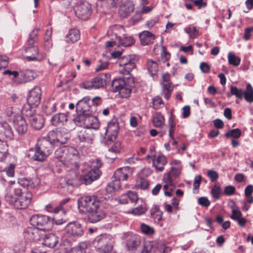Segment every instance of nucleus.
Wrapping results in <instances>:
<instances>
[{
    "instance_id": "43",
    "label": "nucleus",
    "mask_w": 253,
    "mask_h": 253,
    "mask_svg": "<svg viewBox=\"0 0 253 253\" xmlns=\"http://www.w3.org/2000/svg\"><path fill=\"white\" fill-rule=\"evenodd\" d=\"M151 214L153 218L159 222L162 219L163 212L158 206H154L151 209Z\"/></svg>"
},
{
    "instance_id": "52",
    "label": "nucleus",
    "mask_w": 253,
    "mask_h": 253,
    "mask_svg": "<svg viewBox=\"0 0 253 253\" xmlns=\"http://www.w3.org/2000/svg\"><path fill=\"white\" fill-rule=\"evenodd\" d=\"M211 193L214 199L215 200L218 199L221 193L220 187L217 185H215L211 189Z\"/></svg>"
},
{
    "instance_id": "45",
    "label": "nucleus",
    "mask_w": 253,
    "mask_h": 253,
    "mask_svg": "<svg viewBox=\"0 0 253 253\" xmlns=\"http://www.w3.org/2000/svg\"><path fill=\"white\" fill-rule=\"evenodd\" d=\"M228 59L229 63L235 66H238L241 62L240 58L236 56L235 54L232 52H229L228 53Z\"/></svg>"
},
{
    "instance_id": "40",
    "label": "nucleus",
    "mask_w": 253,
    "mask_h": 253,
    "mask_svg": "<svg viewBox=\"0 0 253 253\" xmlns=\"http://www.w3.org/2000/svg\"><path fill=\"white\" fill-rule=\"evenodd\" d=\"M77 116L74 119V122L77 126H84L85 120L86 119L88 115L91 113L77 112Z\"/></svg>"
},
{
    "instance_id": "14",
    "label": "nucleus",
    "mask_w": 253,
    "mask_h": 253,
    "mask_svg": "<svg viewBox=\"0 0 253 253\" xmlns=\"http://www.w3.org/2000/svg\"><path fill=\"white\" fill-rule=\"evenodd\" d=\"M14 127L16 131L20 135L25 134L28 130V126L25 118L21 115L15 117L14 121Z\"/></svg>"
},
{
    "instance_id": "31",
    "label": "nucleus",
    "mask_w": 253,
    "mask_h": 253,
    "mask_svg": "<svg viewBox=\"0 0 253 253\" xmlns=\"http://www.w3.org/2000/svg\"><path fill=\"white\" fill-rule=\"evenodd\" d=\"M167 159L163 155H159L153 159V165L155 167L156 170L162 171L164 169V166L167 164Z\"/></svg>"
},
{
    "instance_id": "49",
    "label": "nucleus",
    "mask_w": 253,
    "mask_h": 253,
    "mask_svg": "<svg viewBox=\"0 0 253 253\" xmlns=\"http://www.w3.org/2000/svg\"><path fill=\"white\" fill-rule=\"evenodd\" d=\"M89 163L91 169L93 170L99 169L102 165V163L98 159H92Z\"/></svg>"
},
{
    "instance_id": "2",
    "label": "nucleus",
    "mask_w": 253,
    "mask_h": 253,
    "mask_svg": "<svg viewBox=\"0 0 253 253\" xmlns=\"http://www.w3.org/2000/svg\"><path fill=\"white\" fill-rule=\"evenodd\" d=\"M55 157L68 167H77V151L73 147H59L55 152Z\"/></svg>"
},
{
    "instance_id": "8",
    "label": "nucleus",
    "mask_w": 253,
    "mask_h": 253,
    "mask_svg": "<svg viewBox=\"0 0 253 253\" xmlns=\"http://www.w3.org/2000/svg\"><path fill=\"white\" fill-rule=\"evenodd\" d=\"M47 137L55 146H58L66 143L70 138V134L66 129L62 128L50 131Z\"/></svg>"
},
{
    "instance_id": "62",
    "label": "nucleus",
    "mask_w": 253,
    "mask_h": 253,
    "mask_svg": "<svg viewBox=\"0 0 253 253\" xmlns=\"http://www.w3.org/2000/svg\"><path fill=\"white\" fill-rule=\"evenodd\" d=\"M163 92H171L173 90V86L172 83H161Z\"/></svg>"
},
{
    "instance_id": "15",
    "label": "nucleus",
    "mask_w": 253,
    "mask_h": 253,
    "mask_svg": "<svg viewBox=\"0 0 253 253\" xmlns=\"http://www.w3.org/2000/svg\"><path fill=\"white\" fill-rule=\"evenodd\" d=\"M77 136L80 142L87 144L92 143L94 138V134L90 129H82L78 132Z\"/></svg>"
},
{
    "instance_id": "21",
    "label": "nucleus",
    "mask_w": 253,
    "mask_h": 253,
    "mask_svg": "<svg viewBox=\"0 0 253 253\" xmlns=\"http://www.w3.org/2000/svg\"><path fill=\"white\" fill-rule=\"evenodd\" d=\"M36 73L32 70H24L20 71V76L16 82L17 84H24L34 80Z\"/></svg>"
},
{
    "instance_id": "53",
    "label": "nucleus",
    "mask_w": 253,
    "mask_h": 253,
    "mask_svg": "<svg viewBox=\"0 0 253 253\" xmlns=\"http://www.w3.org/2000/svg\"><path fill=\"white\" fill-rule=\"evenodd\" d=\"M169 136L172 139H174V132L175 131V124L173 121V119L172 117L169 118Z\"/></svg>"
},
{
    "instance_id": "1",
    "label": "nucleus",
    "mask_w": 253,
    "mask_h": 253,
    "mask_svg": "<svg viewBox=\"0 0 253 253\" xmlns=\"http://www.w3.org/2000/svg\"><path fill=\"white\" fill-rule=\"evenodd\" d=\"M135 67V64L132 60L120 70L121 74L127 75L128 77L115 79L112 81V90L115 92H119L122 98L128 97L131 92L134 82L130 75V72Z\"/></svg>"
},
{
    "instance_id": "38",
    "label": "nucleus",
    "mask_w": 253,
    "mask_h": 253,
    "mask_svg": "<svg viewBox=\"0 0 253 253\" xmlns=\"http://www.w3.org/2000/svg\"><path fill=\"white\" fill-rule=\"evenodd\" d=\"M119 130L118 124L115 120H112L108 123L107 127L106 129V133L118 135Z\"/></svg>"
},
{
    "instance_id": "30",
    "label": "nucleus",
    "mask_w": 253,
    "mask_h": 253,
    "mask_svg": "<svg viewBox=\"0 0 253 253\" xmlns=\"http://www.w3.org/2000/svg\"><path fill=\"white\" fill-rule=\"evenodd\" d=\"M146 67L150 75L154 79L156 78L159 71V66L157 62L152 59H148Z\"/></svg>"
},
{
    "instance_id": "9",
    "label": "nucleus",
    "mask_w": 253,
    "mask_h": 253,
    "mask_svg": "<svg viewBox=\"0 0 253 253\" xmlns=\"http://www.w3.org/2000/svg\"><path fill=\"white\" fill-rule=\"evenodd\" d=\"M75 15L79 19L85 20L92 13V6L86 1H81L74 8Z\"/></svg>"
},
{
    "instance_id": "17",
    "label": "nucleus",
    "mask_w": 253,
    "mask_h": 253,
    "mask_svg": "<svg viewBox=\"0 0 253 253\" xmlns=\"http://www.w3.org/2000/svg\"><path fill=\"white\" fill-rule=\"evenodd\" d=\"M69 200V198L64 199L60 202V205L58 206L54 209L53 212L55 213V215H54L53 219L54 220V223L56 225L62 224L66 221V219L63 218L60 219L59 218L58 214L61 212L62 214L64 215H65L66 211L63 208V206L67 204Z\"/></svg>"
},
{
    "instance_id": "20",
    "label": "nucleus",
    "mask_w": 253,
    "mask_h": 253,
    "mask_svg": "<svg viewBox=\"0 0 253 253\" xmlns=\"http://www.w3.org/2000/svg\"><path fill=\"white\" fill-rule=\"evenodd\" d=\"M24 238L27 243L37 241L40 238L38 229L34 227L27 228L23 233Z\"/></svg>"
},
{
    "instance_id": "28",
    "label": "nucleus",
    "mask_w": 253,
    "mask_h": 253,
    "mask_svg": "<svg viewBox=\"0 0 253 253\" xmlns=\"http://www.w3.org/2000/svg\"><path fill=\"white\" fill-rule=\"evenodd\" d=\"M142 45H146L152 43L155 39V36L148 31H144L139 34Z\"/></svg>"
},
{
    "instance_id": "16",
    "label": "nucleus",
    "mask_w": 253,
    "mask_h": 253,
    "mask_svg": "<svg viewBox=\"0 0 253 253\" xmlns=\"http://www.w3.org/2000/svg\"><path fill=\"white\" fill-rule=\"evenodd\" d=\"M13 135V132L10 125L5 122H0V140L6 141L7 140H11Z\"/></svg>"
},
{
    "instance_id": "48",
    "label": "nucleus",
    "mask_w": 253,
    "mask_h": 253,
    "mask_svg": "<svg viewBox=\"0 0 253 253\" xmlns=\"http://www.w3.org/2000/svg\"><path fill=\"white\" fill-rule=\"evenodd\" d=\"M241 131L239 128H235L228 131L226 134V138L233 137L235 139L239 138L241 135Z\"/></svg>"
},
{
    "instance_id": "57",
    "label": "nucleus",
    "mask_w": 253,
    "mask_h": 253,
    "mask_svg": "<svg viewBox=\"0 0 253 253\" xmlns=\"http://www.w3.org/2000/svg\"><path fill=\"white\" fill-rule=\"evenodd\" d=\"M148 185L149 184L147 180L143 178H141L137 181L136 187L141 189L145 190L147 188Z\"/></svg>"
},
{
    "instance_id": "34",
    "label": "nucleus",
    "mask_w": 253,
    "mask_h": 253,
    "mask_svg": "<svg viewBox=\"0 0 253 253\" xmlns=\"http://www.w3.org/2000/svg\"><path fill=\"white\" fill-rule=\"evenodd\" d=\"M68 180L66 182V184L68 185H71L72 186H76L80 184L79 180H81L79 174H77L75 171H71L69 174Z\"/></svg>"
},
{
    "instance_id": "10",
    "label": "nucleus",
    "mask_w": 253,
    "mask_h": 253,
    "mask_svg": "<svg viewBox=\"0 0 253 253\" xmlns=\"http://www.w3.org/2000/svg\"><path fill=\"white\" fill-rule=\"evenodd\" d=\"M42 91L39 86H35L29 92L27 97V104L30 109H35L41 103Z\"/></svg>"
},
{
    "instance_id": "12",
    "label": "nucleus",
    "mask_w": 253,
    "mask_h": 253,
    "mask_svg": "<svg viewBox=\"0 0 253 253\" xmlns=\"http://www.w3.org/2000/svg\"><path fill=\"white\" fill-rule=\"evenodd\" d=\"M77 112L82 113H94L96 112V108L91 105V99L88 96H85L80 100L76 104Z\"/></svg>"
},
{
    "instance_id": "4",
    "label": "nucleus",
    "mask_w": 253,
    "mask_h": 253,
    "mask_svg": "<svg viewBox=\"0 0 253 253\" xmlns=\"http://www.w3.org/2000/svg\"><path fill=\"white\" fill-rule=\"evenodd\" d=\"M114 240L109 234H101L95 238L93 246L100 253H109L113 249Z\"/></svg>"
},
{
    "instance_id": "41",
    "label": "nucleus",
    "mask_w": 253,
    "mask_h": 253,
    "mask_svg": "<svg viewBox=\"0 0 253 253\" xmlns=\"http://www.w3.org/2000/svg\"><path fill=\"white\" fill-rule=\"evenodd\" d=\"M165 119L161 113L157 112L153 116L152 122L155 127H161L164 124Z\"/></svg>"
},
{
    "instance_id": "33",
    "label": "nucleus",
    "mask_w": 253,
    "mask_h": 253,
    "mask_svg": "<svg viewBox=\"0 0 253 253\" xmlns=\"http://www.w3.org/2000/svg\"><path fill=\"white\" fill-rule=\"evenodd\" d=\"M67 121V117L64 113H58L55 115L51 119L52 125L56 126L63 125Z\"/></svg>"
},
{
    "instance_id": "54",
    "label": "nucleus",
    "mask_w": 253,
    "mask_h": 253,
    "mask_svg": "<svg viewBox=\"0 0 253 253\" xmlns=\"http://www.w3.org/2000/svg\"><path fill=\"white\" fill-rule=\"evenodd\" d=\"M90 125L88 126L87 129H97L99 127V122L97 118L95 117H91V121H90Z\"/></svg>"
},
{
    "instance_id": "60",
    "label": "nucleus",
    "mask_w": 253,
    "mask_h": 253,
    "mask_svg": "<svg viewBox=\"0 0 253 253\" xmlns=\"http://www.w3.org/2000/svg\"><path fill=\"white\" fill-rule=\"evenodd\" d=\"M141 229L142 232L145 234H152L154 233V229L150 226L144 223L141 225Z\"/></svg>"
},
{
    "instance_id": "44",
    "label": "nucleus",
    "mask_w": 253,
    "mask_h": 253,
    "mask_svg": "<svg viewBox=\"0 0 253 253\" xmlns=\"http://www.w3.org/2000/svg\"><path fill=\"white\" fill-rule=\"evenodd\" d=\"M121 187V180L115 179L112 180V182L110 183L107 188L106 190L108 192H112L114 191L119 190Z\"/></svg>"
},
{
    "instance_id": "56",
    "label": "nucleus",
    "mask_w": 253,
    "mask_h": 253,
    "mask_svg": "<svg viewBox=\"0 0 253 253\" xmlns=\"http://www.w3.org/2000/svg\"><path fill=\"white\" fill-rule=\"evenodd\" d=\"M51 35L52 28L49 27V28L47 29L46 31L44 39L45 46H49L50 45V39L51 38Z\"/></svg>"
},
{
    "instance_id": "7",
    "label": "nucleus",
    "mask_w": 253,
    "mask_h": 253,
    "mask_svg": "<svg viewBox=\"0 0 253 253\" xmlns=\"http://www.w3.org/2000/svg\"><path fill=\"white\" fill-rule=\"evenodd\" d=\"M110 75L102 73L94 78L90 81H85L81 84V87L85 89H98L104 87L110 81Z\"/></svg>"
},
{
    "instance_id": "29",
    "label": "nucleus",
    "mask_w": 253,
    "mask_h": 253,
    "mask_svg": "<svg viewBox=\"0 0 253 253\" xmlns=\"http://www.w3.org/2000/svg\"><path fill=\"white\" fill-rule=\"evenodd\" d=\"M58 237L54 234H46L43 239V244L49 248H54L58 243Z\"/></svg>"
},
{
    "instance_id": "61",
    "label": "nucleus",
    "mask_w": 253,
    "mask_h": 253,
    "mask_svg": "<svg viewBox=\"0 0 253 253\" xmlns=\"http://www.w3.org/2000/svg\"><path fill=\"white\" fill-rule=\"evenodd\" d=\"M161 57L164 62L168 61L170 57V54L167 51L166 47L164 46L162 47Z\"/></svg>"
},
{
    "instance_id": "23",
    "label": "nucleus",
    "mask_w": 253,
    "mask_h": 253,
    "mask_svg": "<svg viewBox=\"0 0 253 253\" xmlns=\"http://www.w3.org/2000/svg\"><path fill=\"white\" fill-rule=\"evenodd\" d=\"M132 173V169L129 167H124L117 169L114 174V178L121 181L126 180Z\"/></svg>"
},
{
    "instance_id": "46",
    "label": "nucleus",
    "mask_w": 253,
    "mask_h": 253,
    "mask_svg": "<svg viewBox=\"0 0 253 253\" xmlns=\"http://www.w3.org/2000/svg\"><path fill=\"white\" fill-rule=\"evenodd\" d=\"M39 29H35L33 30L29 34L27 42L29 45H32L38 39Z\"/></svg>"
},
{
    "instance_id": "37",
    "label": "nucleus",
    "mask_w": 253,
    "mask_h": 253,
    "mask_svg": "<svg viewBox=\"0 0 253 253\" xmlns=\"http://www.w3.org/2000/svg\"><path fill=\"white\" fill-rule=\"evenodd\" d=\"M25 51L27 53H32L31 55L27 56L26 57V59L28 61H35L37 60L36 56L38 55L39 50L37 46H29L26 48Z\"/></svg>"
},
{
    "instance_id": "63",
    "label": "nucleus",
    "mask_w": 253,
    "mask_h": 253,
    "mask_svg": "<svg viewBox=\"0 0 253 253\" xmlns=\"http://www.w3.org/2000/svg\"><path fill=\"white\" fill-rule=\"evenodd\" d=\"M121 149V144L120 142L117 141L112 145V146L109 149V151L115 153H118L120 152Z\"/></svg>"
},
{
    "instance_id": "55",
    "label": "nucleus",
    "mask_w": 253,
    "mask_h": 253,
    "mask_svg": "<svg viewBox=\"0 0 253 253\" xmlns=\"http://www.w3.org/2000/svg\"><path fill=\"white\" fill-rule=\"evenodd\" d=\"M232 213L230 218L233 220H237L242 215L241 212L237 207H232Z\"/></svg>"
},
{
    "instance_id": "50",
    "label": "nucleus",
    "mask_w": 253,
    "mask_h": 253,
    "mask_svg": "<svg viewBox=\"0 0 253 253\" xmlns=\"http://www.w3.org/2000/svg\"><path fill=\"white\" fill-rule=\"evenodd\" d=\"M153 108L157 110L164 106L163 100L159 96H156L153 99Z\"/></svg>"
},
{
    "instance_id": "3",
    "label": "nucleus",
    "mask_w": 253,
    "mask_h": 253,
    "mask_svg": "<svg viewBox=\"0 0 253 253\" xmlns=\"http://www.w3.org/2000/svg\"><path fill=\"white\" fill-rule=\"evenodd\" d=\"M100 204L99 198L94 195L80 197L78 200V209L80 212L88 213L99 208Z\"/></svg>"
},
{
    "instance_id": "59",
    "label": "nucleus",
    "mask_w": 253,
    "mask_h": 253,
    "mask_svg": "<svg viewBox=\"0 0 253 253\" xmlns=\"http://www.w3.org/2000/svg\"><path fill=\"white\" fill-rule=\"evenodd\" d=\"M153 244L150 242H145L141 253H152Z\"/></svg>"
},
{
    "instance_id": "64",
    "label": "nucleus",
    "mask_w": 253,
    "mask_h": 253,
    "mask_svg": "<svg viewBox=\"0 0 253 253\" xmlns=\"http://www.w3.org/2000/svg\"><path fill=\"white\" fill-rule=\"evenodd\" d=\"M132 60L130 56H125L123 58L119 59L118 63L120 66L123 67L126 64L129 63Z\"/></svg>"
},
{
    "instance_id": "22",
    "label": "nucleus",
    "mask_w": 253,
    "mask_h": 253,
    "mask_svg": "<svg viewBox=\"0 0 253 253\" xmlns=\"http://www.w3.org/2000/svg\"><path fill=\"white\" fill-rule=\"evenodd\" d=\"M100 169L93 170L91 169L82 178V182L85 185L91 184L93 181L97 179L101 174Z\"/></svg>"
},
{
    "instance_id": "35",
    "label": "nucleus",
    "mask_w": 253,
    "mask_h": 253,
    "mask_svg": "<svg viewBox=\"0 0 253 253\" xmlns=\"http://www.w3.org/2000/svg\"><path fill=\"white\" fill-rule=\"evenodd\" d=\"M243 96L247 102H253V88L249 83L247 84L246 90L244 91Z\"/></svg>"
},
{
    "instance_id": "24",
    "label": "nucleus",
    "mask_w": 253,
    "mask_h": 253,
    "mask_svg": "<svg viewBox=\"0 0 253 253\" xmlns=\"http://www.w3.org/2000/svg\"><path fill=\"white\" fill-rule=\"evenodd\" d=\"M88 214V220L91 223L97 222L103 219L105 216V212L100 208V206H99V208H96L95 210H92V211L89 212Z\"/></svg>"
},
{
    "instance_id": "58",
    "label": "nucleus",
    "mask_w": 253,
    "mask_h": 253,
    "mask_svg": "<svg viewBox=\"0 0 253 253\" xmlns=\"http://www.w3.org/2000/svg\"><path fill=\"white\" fill-rule=\"evenodd\" d=\"M184 31L190 35L191 38H194L198 33L196 27H193L192 28L191 27H186Z\"/></svg>"
},
{
    "instance_id": "18",
    "label": "nucleus",
    "mask_w": 253,
    "mask_h": 253,
    "mask_svg": "<svg viewBox=\"0 0 253 253\" xmlns=\"http://www.w3.org/2000/svg\"><path fill=\"white\" fill-rule=\"evenodd\" d=\"M134 4L131 0L125 1L120 6L118 11L120 17L125 18L127 17L134 10Z\"/></svg>"
},
{
    "instance_id": "19",
    "label": "nucleus",
    "mask_w": 253,
    "mask_h": 253,
    "mask_svg": "<svg viewBox=\"0 0 253 253\" xmlns=\"http://www.w3.org/2000/svg\"><path fill=\"white\" fill-rule=\"evenodd\" d=\"M66 231L69 236L73 237L80 236L83 233L81 224L76 221L69 223L66 227Z\"/></svg>"
},
{
    "instance_id": "42",
    "label": "nucleus",
    "mask_w": 253,
    "mask_h": 253,
    "mask_svg": "<svg viewBox=\"0 0 253 253\" xmlns=\"http://www.w3.org/2000/svg\"><path fill=\"white\" fill-rule=\"evenodd\" d=\"M180 173V170L178 168L171 167V171L169 172L165 177L168 183H172L171 177H177Z\"/></svg>"
},
{
    "instance_id": "26",
    "label": "nucleus",
    "mask_w": 253,
    "mask_h": 253,
    "mask_svg": "<svg viewBox=\"0 0 253 253\" xmlns=\"http://www.w3.org/2000/svg\"><path fill=\"white\" fill-rule=\"evenodd\" d=\"M57 103L54 98L47 99L42 107V112L46 115H51L56 111Z\"/></svg>"
},
{
    "instance_id": "5",
    "label": "nucleus",
    "mask_w": 253,
    "mask_h": 253,
    "mask_svg": "<svg viewBox=\"0 0 253 253\" xmlns=\"http://www.w3.org/2000/svg\"><path fill=\"white\" fill-rule=\"evenodd\" d=\"M53 221V217L43 215H33L30 218V223L33 227L38 230L44 231L51 229Z\"/></svg>"
},
{
    "instance_id": "47",
    "label": "nucleus",
    "mask_w": 253,
    "mask_h": 253,
    "mask_svg": "<svg viewBox=\"0 0 253 253\" xmlns=\"http://www.w3.org/2000/svg\"><path fill=\"white\" fill-rule=\"evenodd\" d=\"M230 92L232 95H235L237 98L242 99L243 97L244 90L235 86L231 85L230 86Z\"/></svg>"
},
{
    "instance_id": "25",
    "label": "nucleus",
    "mask_w": 253,
    "mask_h": 253,
    "mask_svg": "<svg viewBox=\"0 0 253 253\" xmlns=\"http://www.w3.org/2000/svg\"><path fill=\"white\" fill-rule=\"evenodd\" d=\"M39 143H40L38 145L47 157L52 153L53 150V146H55L48 137L42 139Z\"/></svg>"
},
{
    "instance_id": "6",
    "label": "nucleus",
    "mask_w": 253,
    "mask_h": 253,
    "mask_svg": "<svg viewBox=\"0 0 253 253\" xmlns=\"http://www.w3.org/2000/svg\"><path fill=\"white\" fill-rule=\"evenodd\" d=\"M35 109H30L28 105H24L21 113L23 116L28 118L31 126L35 129L40 130L44 125L43 118L39 115L35 114Z\"/></svg>"
},
{
    "instance_id": "32",
    "label": "nucleus",
    "mask_w": 253,
    "mask_h": 253,
    "mask_svg": "<svg viewBox=\"0 0 253 253\" xmlns=\"http://www.w3.org/2000/svg\"><path fill=\"white\" fill-rule=\"evenodd\" d=\"M80 38V31L76 29L70 30L66 36V41L72 43L77 42Z\"/></svg>"
},
{
    "instance_id": "13",
    "label": "nucleus",
    "mask_w": 253,
    "mask_h": 253,
    "mask_svg": "<svg viewBox=\"0 0 253 253\" xmlns=\"http://www.w3.org/2000/svg\"><path fill=\"white\" fill-rule=\"evenodd\" d=\"M32 194L30 193H22L15 201L13 207L17 209H26L31 203Z\"/></svg>"
},
{
    "instance_id": "51",
    "label": "nucleus",
    "mask_w": 253,
    "mask_h": 253,
    "mask_svg": "<svg viewBox=\"0 0 253 253\" xmlns=\"http://www.w3.org/2000/svg\"><path fill=\"white\" fill-rule=\"evenodd\" d=\"M105 137L103 140L104 144L108 145L113 142L117 138V135L105 132Z\"/></svg>"
},
{
    "instance_id": "11",
    "label": "nucleus",
    "mask_w": 253,
    "mask_h": 253,
    "mask_svg": "<svg viewBox=\"0 0 253 253\" xmlns=\"http://www.w3.org/2000/svg\"><path fill=\"white\" fill-rule=\"evenodd\" d=\"M21 190L18 185H13L6 188L4 195L5 201L13 206L15 201L20 196Z\"/></svg>"
},
{
    "instance_id": "36",
    "label": "nucleus",
    "mask_w": 253,
    "mask_h": 253,
    "mask_svg": "<svg viewBox=\"0 0 253 253\" xmlns=\"http://www.w3.org/2000/svg\"><path fill=\"white\" fill-rule=\"evenodd\" d=\"M118 40L119 45H122L125 47L131 46L135 42L134 38L131 36H124L122 38L120 37Z\"/></svg>"
},
{
    "instance_id": "27",
    "label": "nucleus",
    "mask_w": 253,
    "mask_h": 253,
    "mask_svg": "<svg viewBox=\"0 0 253 253\" xmlns=\"http://www.w3.org/2000/svg\"><path fill=\"white\" fill-rule=\"evenodd\" d=\"M140 239L139 236L132 235L129 236L126 240V246L129 251H133L139 246Z\"/></svg>"
},
{
    "instance_id": "39",
    "label": "nucleus",
    "mask_w": 253,
    "mask_h": 253,
    "mask_svg": "<svg viewBox=\"0 0 253 253\" xmlns=\"http://www.w3.org/2000/svg\"><path fill=\"white\" fill-rule=\"evenodd\" d=\"M47 157L42 150L37 145L35 148V153L32 156V159L37 161H42Z\"/></svg>"
}]
</instances>
